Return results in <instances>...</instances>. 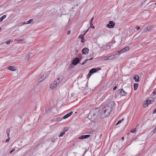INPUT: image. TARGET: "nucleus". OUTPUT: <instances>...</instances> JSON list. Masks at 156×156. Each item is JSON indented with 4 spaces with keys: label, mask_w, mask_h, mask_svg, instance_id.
Segmentation results:
<instances>
[{
    "label": "nucleus",
    "mask_w": 156,
    "mask_h": 156,
    "mask_svg": "<svg viewBox=\"0 0 156 156\" xmlns=\"http://www.w3.org/2000/svg\"><path fill=\"white\" fill-rule=\"evenodd\" d=\"M129 47L126 46L124 48L122 49V51H123V52H124L126 51H128L129 50Z\"/></svg>",
    "instance_id": "dca6fc26"
},
{
    "label": "nucleus",
    "mask_w": 156,
    "mask_h": 156,
    "mask_svg": "<svg viewBox=\"0 0 156 156\" xmlns=\"http://www.w3.org/2000/svg\"><path fill=\"white\" fill-rule=\"evenodd\" d=\"M62 118H61V117H59L57 118V120L59 122V121H61L62 120Z\"/></svg>",
    "instance_id": "c756f323"
},
{
    "label": "nucleus",
    "mask_w": 156,
    "mask_h": 156,
    "mask_svg": "<svg viewBox=\"0 0 156 156\" xmlns=\"http://www.w3.org/2000/svg\"><path fill=\"white\" fill-rule=\"evenodd\" d=\"M22 23H23V24H26V23H25V22H23Z\"/></svg>",
    "instance_id": "de8ad7c7"
},
{
    "label": "nucleus",
    "mask_w": 156,
    "mask_h": 156,
    "mask_svg": "<svg viewBox=\"0 0 156 156\" xmlns=\"http://www.w3.org/2000/svg\"><path fill=\"white\" fill-rule=\"evenodd\" d=\"M124 120V119H122L121 120L119 121L116 124V126L119 125Z\"/></svg>",
    "instance_id": "412c9836"
},
{
    "label": "nucleus",
    "mask_w": 156,
    "mask_h": 156,
    "mask_svg": "<svg viewBox=\"0 0 156 156\" xmlns=\"http://www.w3.org/2000/svg\"><path fill=\"white\" fill-rule=\"evenodd\" d=\"M6 15H3L0 18V22L2 21L4 19H5L6 17Z\"/></svg>",
    "instance_id": "aec40b11"
},
{
    "label": "nucleus",
    "mask_w": 156,
    "mask_h": 156,
    "mask_svg": "<svg viewBox=\"0 0 156 156\" xmlns=\"http://www.w3.org/2000/svg\"><path fill=\"white\" fill-rule=\"evenodd\" d=\"M89 50L87 48H84L82 50V53L83 54L86 55L88 53Z\"/></svg>",
    "instance_id": "1a4fd4ad"
},
{
    "label": "nucleus",
    "mask_w": 156,
    "mask_h": 156,
    "mask_svg": "<svg viewBox=\"0 0 156 156\" xmlns=\"http://www.w3.org/2000/svg\"><path fill=\"white\" fill-rule=\"evenodd\" d=\"M115 55L108 56L107 57H105L103 58L102 60H112L115 58Z\"/></svg>",
    "instance_id": "20e7f679"
},
{
    "label": "nucleus",
    "mask_w": 156,
    "mask_h": 156,
    "mask_svg": "<svg viewBox=\"0 0 156 156\" xmlns=\"http://www.w3.org/2000/svg\"><path fill=\"white\" fill-rule=\"evenodd\" d=\"M90 28H92L93 29H95V27L93 26V25H91V24H90Z\"/></svg>",
    "instance_id": "f704fd0d"
},
{
    "label": "nucleus",
    "mask_w": 156,
    "mask_h": 156,
    "mask_svg": "<svg viewBox=\"0 0 156 156\" xmlns=\"http://www.w3.org/2000/svg\"><path fill=\"white\" fill-rule=\"evenodd\" d=\"M115 25V23L112 21L109 22L108 24L106 25V27L110 28H113Z\"/></svg>",
    "instance_id": "423d86ee"
},
{
    "label": "nucleus",
    "mask_w": 156,
    "mask_h": 156,
    "mask_svg": "<svg viewBox=\"0 0 156 156\" xmlns=\"http://www.w3.org/2000/svg\"><path fill=\"white\" fill-rule=\"evenodd\" d=\"M155 5H156V3H155Z\"/></svg>",
    "instance_id": "603ef678"
},
{
    "label": "nucleus",
    "mask_w": 156,
    "mask_h": 156,
    "mask_svg": "<svg viewBox=\"0 0 156 156\" xmlns=\"http://www.w3.org/2000/svg\"><path fill=\"white\" fill-rule=\"evenodd\" d=\"M10 131V129L9 128L7 129L6 130V132L8 136H9Z\"/></svg>",
    "instance_id": "4be33fe9"
},
{
    "label": "nucleus",
    "mask_w": 156,
    "mask_h": 156,
    "mask_svg": "<svg viewBox=\"0 0 156 156\" xmlns=\"http://www.w3.org/2000/svg\"><path fill=\"white\" fill-rule=\"evenodd\" d=\"M1 30V27H0V30Z\"/></svg>",
    "instance_id": "8fccbe9b"
},
{
    "label": "nucleus",
    "mask_w": 156,
    "mask_h": 156,
    "mask_svg": "<svg viewBox=\"0 0 156 156\" xmlns=\"http://www.w3.org/2000/svg\"><path fill=\"white\" fill-rule=\"evenodd\" d=\"M122 141H123L124 140V137H122Z\"/></svg>",
    "instance_id": "49530a36"
},
{
    "label": "nucleus",
    "mask_w": 156,
    "mask_h": 156,
    "mask_svg": "<svg viewBox=\"0 0 156 156\" xmlns=\"http://www.w3.org/2000/svg\"><path fill=\"white\" fill-rule=\"evenodd\" d=\"M8 69L9 70L12 71H14L16 70L15 67H12V66H10L9 67Z\"/></svg>",
    "instance_id": "4468645a"
},
{
    "label": "nucleus",
    "mask_w": 156,
    "mask_h": 156,
    "mask_svg": "<svg viewBox=\"0 0 156 156\" xmlns=\"http://www.w3.org/2000/svg\"><path fill=\"white\" fill-rule=\"evenodd\" d=\"M100 111V108H96L94 110V112L93 113L94 118H96L97 117L98 114L99 113Z\"/></svg>",
    "instance_id": "39448f33"
},
{
    "label": "nucleus",
    "mask_w": 156,
    "mask_h": 156,
    "mask_svg": "<svg viewBox=\"0 0 156 156\" xmlns=\"http://www.w3.org/2000/svg\"><path fill=\"white\" fill-rule=\"evenodd\" d=\"M69 129L67 127H65L64 128L63 130V132H64L65 133L66 132H67L68 131Z\"/></svg>",
    "instance_id": "393cba45"
},
{
    "label": "nucleus",
    "mask_w": 156,
    "mask_h": 156,
    "mask_svg": "<svg viewBox=\"0 0 156 156\" xmlns=\"http://www.w3.org/2000/svg\"><path fill=\"white\" fill-rule=\"evenodd\" d=\"M101 69V68H100L98 69V70H100Z\"/></svg>",
    "instance_id": "3c124183"
},
{
    "label": "nucleus",
    "mask_w": 156,
    "mask_h": 156,
    "mask_svg": "<svg viewBox=\"0 0 156 156\" xmlns=\"http://www.w3.org/2000/svg\"><path fill=\"white\" fill-rule=\"evenodd\" d=\"M10 41H7L6 42V44H10Z\"/></svg>",
    "instance_id": "e433bc0d"
},
{
    "label": "nucleus",
    "mask_w": 156,
    "mask_h": 156,
    "mask_svg": "<svg viewBox=\"0 0 156 156\" xmlns=\"http://www.w3.org/2000/svg\"><path fill=\"white\" fill-rule=\"evenodd\" d=\"M140 28L139 27H136V29L137 30H138L140 29Z\"/></svg>",
    "instance_id": "a18cd8bd"
},
{
    "label": "nucleus",
    "mask_w": 156,
    "mask_h": 156,
    "mask_svg": "<svg viewBox=\"0 0 156 156\" xmlns=\"http://www.w3.org/2000/svg\"><path fill=\"white\" fill-rule=\"evenodd\" d=\"M123 52V51H122V49L121 50H120L119 51H118L116 52L115 54L117 55H119L121 53H122Z\"/></svg>",
    "instance_id": "a211bd4d"
},
{
    "label": "nucleus",
    "mask_w": 156,
    "mask_h": 156,
    "mask_svg": "<svg viewBox=\"0 0 156 156\" xmlns=\"http://www.w3.org/2000/svg\"><path fill=\"white\" fill-rule=\"evenodd\" d=\"M51 140L52 142H54L55 140V139L54 137H53L51 139Z\"/></svg>",
    "instance_id": "c85d7f7f"
},
{
    "label": "nucleus",
    "mask_w": 156,
    "mask_h": 156,
    "mask_svg": "<svg viewBox=\"0 0 156 156\" xmlns=\"http://www.w3.org/2000/svg\"><path fill=\"white\" fill-rule=\"evenodd\" d=\"M154 113H156V108L154 110L153 112Z\"/></svg>",
    "instance_id": "c03bdc74"
},
{
    "label": "nucleus",
    "mask_w": 156,
    "mask_h": 156,
    "mask_svg": "<svg viewBox=\"0 0 156 156\" xmlns=\"http://www.w3.org/2000/svg\"><path fill=\"white\" fill-rule=\"evenodd\" d=\"M148 105V102H147V101H144L143 104V106L144 107L146 108L147 107Z\"/></svg>",
    "instance_id": "ddd939ff"
},
{
    "label": "nucleus",
    "mask_w": 156,
    "mask_h": 156,
    "mask_svg": "<svg viewBox=\"0 0 156 156\" xmlns=\"http://www.w3.org/2000/svg\"><path fill=\"white\" fill-rule=\"evenodd\" d=\"M136 128H135V129H133L132 130H131V132L132 133H134L136 132Z\"/></svg>",
    "instance_id": "2f4dec72"
},
{
    "label": "nucleus",
    "mask_w": 156,
    "mask_h": 156,
    "mask_svg": "<svg viewBox=\"0 0 156 156\" xmlns=\"http://www.w3.org/2000/svg\"><path fill=\"white\" fill-rule=\"evenodd\" d=\"M154 133H155L156 132V127L154 128V129L153 130Z\"/></svg>",
    "instance_id": "4c0bfd02"
},
{
    "label": "nucleus",
    "mask_w": 156,
    "mask_h": 156,
    "mask_svg": "<svg viewBox=\"0 0 156 156\" xmlns=\"http://www.w3.org/2000/svg\"><path fill=\"white\" fill-rule=\"evenodd\" d=\"M152 93L153 95L156 94V88L154 90L153 92Z\"/></svg>",
    "instance_id": "473e14b6"
},
{
    "label": "nucleus",
    "mask_w": 156,
    "mask_h": 156,
    "mask_svg": "<svg viewBox=\"0 0 156 156\" xmlns=\"http://www.w3.org/2000/svg\"><path fill=\"white\" fill-rule=\"evenodd\" d=\"M106 48H108V49H109L110 48V46L109 45H108L107 46H106Z\"/></svg>",
    "instance_id": "58836bf2"
},
{
    "label": "nucleus",
    "mask_w": 156,
    "mask_h": 156,
    "mask_svg": "<svg viewBox=\"0 0 156 156\" xmlns=\"http://www.w3.org/2000/svg\"><path fill=\"white\" fill-rule=\"evenodd\" d=\"M139 76L137 75H136L134 77V80L135 81L138 82L139 81Z\"/></svg>",
    "instance_id": "2eb2a0df"
},
{
    "label": "nucleus",
    "mask_w": 156,
    "mask_h": 156,
    "mask_svg": "<svg viewBox=\"0 0 156 156\" xmlns=\"http://www.w3.org/2000/svg\"><path fill=\"white\" fill-rule=\"evenodd\" d=\"M79 38L80 39H83V35H80L79 36Z\"/></svg>",
    "instance_id": "7c9ffc66"
},
{
    "label": "nucleus",
    "mask_w": 156,
    "mask_h": 156,
    "mask_svg": "<svg viewBox=\"0 0 156 156\" xmlns=\"http://www.w3.org/2000/svg\"><path fill=\"white\" fill-rule=\"evenodd\" d=\"M93 59V58H90L89 59H87L84 61L81 64L82 65H84L87 61H88V60H92Z\"/></svg>",
    "instance_id": "6ab92c4d"
},
{
    "label": "nucleus",
    "mask_w": 156,
    "mask_h": 156,
    "mask_svg": "<svg viewBox=\"0 0 156 156\" xmlns=\"http://www.w3.org/2000/svg\"><path fill=\"white\" fill-rule=\"evenodd\" d=\"M23 41V39L17 40L16 41L17 42V43L18 44H22L21 42L22 41Z\"/></svg>",
    "instance_id": "b1692460"
},
{
    "label": "nucleus",
    "mask_w": 156,
    "mask_h": 156,
    "mask_svg": "<svg viewBox=\"0 0 156 156\" xmlns=\"http://www.w3.org/2000/svg\"><path fill=\"white\" fill-rule=\"evenodd\" d=\"M102 47H100V48L101 49H102Z\"/></svg>",
    "instance_id": "09e8293b"
},
{
    "label": "nucleus",
    "mask_w": 156,
    "mask_h": 156,
    "mask_svg": "<svg viewBox=\"0 0 156 156\" xmlns=\"http://www.w3.org/2000/svg\"><path fill=\"white\" fill-rule=\"evenodd\" d=\"M117 88V86H115L113 88V90H115Z\"/></svg>",
    "instance_id": "37998d69"
},
{
    "label": "nucleus",
    "mask_w": 156,
    "mask_h": 156,
    "mask_svg": "<svg viewBox=\"0 0 156 156\" xmlns=\"http://www.w3.org/2000/svg\"><path fill=\"white\" fill-rule=\"evenodd\" d=\"M94 19V17H92L90 20L89 21V22L90 23V24H91V25H93L92 22Z\"/></svg>",
    "instance_id": "a878e982"
},
{
    "label": "nucleus",
    "mask_w": 156,
    "mask_h": 156,
    "mask_svg": "<svg viewBox=\"0 0 156 156\" xmlns=\"http://www.w3.org/2000/svg\"><path fill=\"white\" fill-rule=\"evenodd\" d=\"M65 133L63 131L61 133L59 136V137H62V136Z\"/></svg>",
    "instance_id": "bb28decb"
},
{
    "label": "nucleus",
    "mask_w": 156,
    "mask_h": 156,
    "mask_svg": "<svg viewBox=\"0 0 156 156\" xmlns=\"http://www.w3.org/2000/svg\"><path fill=\"white\" fill-rule=\"evenodd\" d=\"M73 112H69V113L65 115L63 117V119H66L67 118L69 117L70 116L73 114Z\"/></svg>",
    "instance_id": "9b49d317"
},
{
    "label": "nucleus",
    "mask_w": 156,
    "mask_h": 156,
    "mask_svg": "<svg viewBox=\"0 0 156 156\" xmlns=\"http://www.w3.org/2000/svg\"><path fill=\"white\" fill-rule=\"evenodd\" d=\"M80 61L79 59L78 58H75L73 61L72 64L75 66Z\"/></svg>",
    "instance_id": "6e6552de"
},
{
    "label": "nucleus",
    "mask_w": 156,
    "mask_h": 156,
    "mask_svg": "<svg viewBox=\"0 0 156 156\" xmlns=\"http://www.w3.org/2000/svg\"><path fill=\"white\" fill-rule=\"evenodd\" d=\"M63 77L61 76L59 78H57V80H55L51 85L50 88L51 90H53L57 86L58 83L62 80Z\"/></svg>",
    "instance_id": "f03ea898"
},
{
    "label": "nucleus",
    "mask_w": 156,
    "mask_h": 156,
    "mask_svg": "<svg viewBox=\"0 0 156 156\" xmlns=\"http://www.w3.org/2000/svg\"><path fill=\"white\" fill-rule=\"evenodd\" d=\"M50 72H48L44 74L41 77L39 78V80L40 82L42 81L43 80H44L48 76Z\"/></svg>",
    "instance_id": "7ed1b4c3"
},
{
    "label": "nucleus",
    "mask_w": 156,
    "mask_h": 156,
    "mask_svg": "<svg viewBox=\"0 0 156 156\" xmlns=\"http://www.w3.org/2000/svg\"><path fill=\"white\" fill-rule=\"evenodd\" d=\"M14 150H15V149H14V150H12L11 151H10V154H12V152H13Z\"/></svg>",
    "instance_id": "a19ab883"
},
{
    "label": "nucleus",
    "mask_w": 156,
    "mask_h": 156,
    "mask_svg": "<svg viewBox=\"0 0 156 156\" xmlns=\"http://www.w3.org/2000/svg\"><path fill=\"white\" fill-rule=\"evenodd\" d=\"M138 86V84L137 83H135L134 85V89L135 90L137 89Z\"/></svg>",
    "instance_id": "f3484780"
},
{
    "label": "nucleus",
    "mask_w": 156,
    "mask_h": 156,
    "mask_svg": "<svg viewBox=\"0 0 156 156\" xmlns=\"http://www.w3.org/2000/svg\"><path fill=\"white\" fill-rule=\"evenodd\" d=\"M90 135H83L80 136L79 139H86L90 137Z\"/></svg>",
    "instance_id": "9d476101"
},
{
    "label": "nucleus",
    "mask_w": 156,
    "mask_h": 156,
    "mask_svg": "<svg viewBox=\"0 0 156 156\" xmlns=\"http://www.w3.org/2000/svg\"><path fill=\"white\" fill-rule=\"evenodd\" d=\"M9 140H10L9 137V136H8V138L6 139L5 140L6 142H8L9 141Z\"/></svg>",
    "instance_id": "72a5a7b5"
},
{
    "label": "nucleus",
    "mask_w": 156,
    "mask_h": 156,
    "mask_svg": "<svg viewBox=\"0 0 156 156\" xmlns=\"http://www.w3.org/2000/svg\"><path fill=\"white\" fill-rule=\"evenodd\" d=\"M97 71V70L96 69L92 68L90 70L88 75H89V73H96Z\"/></svg>",
    "instance_id": "f8f14e48"
},
{
    "label": "nucleus",
    "mask_w": 156,
    "mask_h": 156,
    "mask_svg": "<svg viewBox=\"0 0 156 156\" xmlns=\"http://www.w3.org/2000/svg\"><path fill=\"white\" fill-rule=\"evenodd\" d=\"M32 20H33L32 19H30L26 23L27 24L30 23H31V22L32 21Z\"/></svg>",
    "instance_id": "cd10ccee"
},
{
    "label": "nucleus",
    "mask_w": 156,
    "mask_h": 156,
    "mask_svg": "<svg viewBox=\"0 0 156 156\" xmlns=\"http://www.w3.org/2000/svg\"><path fill=\"white\" fill-rule=\"evenodd\" d=\"M89 28H88L87 29V31L85 32L84 34L83 35H84L88 32V31L89 30Z\"/></svg>",
    "instance_id": "c9c22d12"
},
{
    "label": "nucleus",
    "mask_w": 156,
    "mask_h": 156,
    "mask_svg": "<svg viewBox=\"0 0 156 156\" xmlns=\"http://www.w3.org/2000/svg\"><path fill=\"white\" fill-rule=\"evenodd\" d=\"M118 92L121 96H125L126 95L127 93L125 92L123 89H120L119 90Z\"/></svg>",
    "instance_id": "0eeeda50"
},
{
    "label": "nucleus",
    "mask_w": 156,
    "mask_h": 156,
    "mask_svg": "<svg viewBox=\"0 0 156 156\" xmlns=\"http://www.w3.org/2000/svg\"><path fill=\"white\" fill-rule=\"evenodd\" d=\"M154 100L153 99V100H152V101H151V100H147V102H148V104H151V102H153L154 101Z\"/></svg>",
    "instance_id": "5701e85b"
},
{
    "label": "nucleus",
    "mask_w": 156,
    "mask_h": 156,
    "mask_svg": "<svg viewBox=\"0 0 156 156\" xmlns=\"http://www.w3.org/2000/svg\"><path fill=\"white\" fill-rule=\"evenodd\" d=\"M115 106L114 101L110 102L105 106L104 105H101L100 107V108H102L101 114L104 117L108 116L111 112L112 109Z\"/></svg>",
    "instance_id": "f257e3e1"
},
{
    "label": "nucleus",
    "mask_w": 156,
    "mask_h": 156,
    "mask_svg": "<svg viewBox=\"0 0 156 156\" xmlns=\"http://www.w3.org/2000/svg\"><path fill=\"white\" fill-rule=\"evenodd\" d=\"M67 33L68 34H69L70 33V30H68L67 31Z\"/></svg>",
    "instance_id": "79ce46f5"
},
{
    "label": "nucleus",
    "mask_w": 156,
    "mask_h": 156,
    "mask_svg": "<svg viewBox=\"0 0 156 156\" xmlns=\"http://www.w3.org/2000/svg\"><path fill=\"white\" fill-rule=\"evenodd\" d=\"M84 39L83 38V39H81V42H82V43L84 42Z\"/></svg>",
    "instance_id": "ea45409f"
}]
</instances>
